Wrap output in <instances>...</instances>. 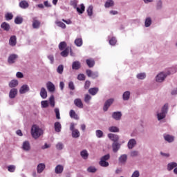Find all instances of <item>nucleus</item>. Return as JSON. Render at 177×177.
I'll use <instances>...</instances> for the list:
<instances>
[{
  "label": "nucleus",
  "mask_w": 177,
  "mask_h": 177,
  "mask_svg": "<svg viewBox=\"0 0 177 177\" xmlns=\"http://www.w3.org/2000/svg\"><path fill=\"white\" fill-rule=\"evenodd\" d=\"M171 74V72L169 71H165L160 72L157 74V75L155 77V81L158 84H162L165 80H167V77Z\"/></svg>",
  "instance_id": "1"
},
{
  "label": "nucleus",
  "mask_w": 177,
  "mask_h": 177,
  "mask_svg": "<svg viewBox=\"0 0 177 177\" xmlns=\"http://www.w3.org/2000/svg\"><path fill=\"white\" fill-rule=\"evenodd\" d=\"M31 135L34 139H38L41 135H44V130L35 124L31 128Z\"/></svg>",
  "instance_id": "2"
},
{
  "label": "nucleus",
  "mask_w": 177,
  "mask_h": 177,
  "mask_svg": "<svg viewBox=\"0 0 177 177\" xmlns=\"http://www.w3.org/2000/svg\"><path fill=\"white\" fill-rule=\"evenodd\" d=\"M167 113H168V104H165L161 109V113L157 114L158 120L159 121H160V120H164L167 115Z\"/></svg>",
  "instance_id": "3"
},
{
  "label": "nucleus",
  "mask_w": 177,
  "mask_h": 177,
  "mask_svg": "<svg viewBox=\"0 0 177 177\" xmlns=\"http://www.w3.org/2000/svg\"><path fill=\"white\" fill-rule=\"evenodd\" d=\"M86 75L89 78H92V80H96V78H99V73L97 71H93L91 69H87L86 71Z\"/></svg>",
  "instance_id": "4"
},
{
  "label": "nucleus",
  "mask_w": 177,
  "mask_h": 177,
  "mask_svg": "<svg viewBox=\"0 0 177 177\" xmlns=\"http://www.w3.org/2000/svg\"><path fill=\"white\" fill-rule=\"evenodd\" d=\"M19 59V55L17 54H10L8 58V63L9 64H15Z\"/></svg>",
  "instance_id": "5"
},
{
  "label": "nucleus",
  "mask_w": 177,
  "mask_h": 177,
  "mask_svg": "<svg viewBox=\"0 0 177 177\" xmlns=\"http://www.w3.org/2000/svg\"><path fill=\"white\" fill-rule=\"evenodd\" d=\"M113 103H114V99L110 98L107 100L104 104V107H103L104 111H107V110H109V109L110 108V106H111Z\"/></svg>",
  "instance_id": "6"
},
{
  "label": "nucleus",
  "mask_w": 177,
  "mask_h": 177,
  "mask_svg": "<svg viewBox=\"0 0 177 177\" xmlns=\"http://www.w3.org/2000/svg\"><path fill=\"white\" fill-rule=\"evenodd\" d=\"M147 77V74L145 72L138 73L136 75V78H137L138 81H144V80Z\"/></svg>",
  "instance_id": "7"
},
{
  "label": "nucleus",
  "mask_w": 177,
  "mask_h": 177,
  "mask_svg": "<svg viewBox=\"0 0 177 177\" xmlns=\"http://www.w3.org/2000/svg\"><path fill=\"white\" fill-rule=\"evenodd\" d=\"M22 149L24 151H30L31 150V145L29 141H24L22 145Z\"/></svg>",
  "instance_id": "8"
},
{
  "label": "nucleus",
  "mask_w": 177,
  "mask_h": 177,
  "mask_svg": "<svg viewBox=\"0 0 177 177\" xmlns=\"http://www.w3.org/2000/svg\"><path fill=\"white\" fill-rule=\"evenodd\" d=\"M17 44V37L15 35H12L10 37L9 45L10 46H15Z\"/></svg>",
  "instance_id": "9"
},
{
  "label": "nucleus",
  "mask_w": 177,
  "mask_h": 177,
  "mask_svg": "<svg viewBox=\"0 0 177 177\" xmlns=\"http://www.w3.org/2000/svg\"><path fill=\"white\" fill-rule=\"evenodd\" d=\"M8 86L10 88H17L19 86V80L13 79L8 83Z\"/></svg>",
  "instance_id": "10"
},
{
  "label": "nucleus",
  "mask_w": 177,
  "mask_h": 177,
  "mask_svg": "<svg viewBox=\"0 0 177 177\" xmlns=\"http://www.w3.org/2000/svg\"><path fill=\"white\" fill-rule=\"evenodd\" d=\"M115 5V3L114 2V0H106L104 3V8H113Z\"/></svg>",
  "instance_id": "11"
},
{
  "label": "nucleus",
  "mask_w": 177,
  "mask_h": 177,
  "mask_svg": "<svg viewBox=\"0 0 177 177\" xmlns=\"http://www.w3.org/2000/svg\"><path fill=\"white\" fill-rule=\"evenodd\" d=\"M1 28H2L3 31H6L8 32L10 31V24H9L8 22H3L1 24Z\"/></svg>",
  "instance_id": "12"
},
{
  "label": "nucleus",
  "mask_w": 177,
  "mask_h": 177,
  "mask_svg": "<svg viewBox=\"0 0 177 177\" xmlns=\"http://www.w3.org/2000/svg\"><path fill=\"white\" fill-rule=\"evenodd\" d=\"M108 39H109V44L111 46H115V45L117 44V38H115V37L109 36Z\"/></svg>",
  "instance_id": "13"
},
{
  "label": "nucleus",
  "mask_w": 177,
  "mask_h": 177,
  "mask_svg": "<svg viewBox=\"0 0 177 177\" xmlns=\"http://www.w3.org/2000/svg\"><path fill=\"white\" fill-rule=\"evenodd\" d=\"M74 104L79 109H84V104L82 103V100L80 98H77L74 100Z\"/></svg>",
  "instance_id": "14"
},
{
  "label": "nucleus",
  "mask_w": 177,
  "mask_h": 177,
  "mask_svg": "<svg viewBox=\"0 0 177 177\" xmlns=\"http://www.w3.org/2000/svg\"><path fill=\"white\" fill-rule=\"evenodd\" d=\"M86 63L88 66V67H89V68H92V67L95 66V59L93 58H88L86 60Z\"/></svg>",
  "instance_id": "15"
},
{
  "label": "nucleus",
  "mask_w": 177,
  "mask_h": 177,
  "mask_svg": "<svg viewBox=\"0 0 177 177\" xmlns=\"http://www.w3.org/2000/svg\"><path fill=\"white\" fill-rule=\"evenodd\" d=\"M32 26L33 28L38 30V28H39V27L41 26V21L36 19H33Z\"/></svg>",
  "instance_id": "16"
},
{
  "label": "nucleus",
  "mask_w": 177,
  "mask_h": 177,
  "mask_svg": "<svg viewBox=\"0 0 177 177\" xmlns=\"http://www.w3.org/2000/svg\"><path fill=\"white\" fill-rule=\"evenodd\" d=\"M86 12L90 19H92V17L93 16V6L91 5L89 6L86 9Z\"/></svg>",
  "instance_id": "17"
},
{
  "label": "nucleus",
  "mask_w": 177,
  "mask_h": 177,
  "mask_svg": "<svg viewBox=\"0 0 177 177\" xmlns=\"http://www.w3.org/2000/svg\"><path fill=\"white\" fill-rule=\"evenodd\" d=\"M120 147H121V145L118 142H113L112 144V149H113V153H117V151L120 150Z\"/></svg>",
  "instance_id": "18"
},
{
  "label": "nucleus",
  "mask_w": 177,
  "mask_h": 177,
  "mask_svg": "<svg viewBox=\"0 0 177 177\" xmlns=\"http://www.w3.org/2000/svg\"><path fill=\"white\" fill-rule=\"evenodd\" d=\"M128 148L131 150L136 146V140L135 139H131L127 144Z\"/></svg>",
  "instance_id": "19"
},
{
  "label": "nucleus",
  "mask_w": 177,
  "mask_h": 177,
  "mask_svg": "<svg viewBox=\"0 0 177 177\" xmlns=\"http://www.w3.org/2000/svg\"><path fill=\"white\" fill-rule=\"evenodd\" d=\"M112 117L114 120H116V121H120V120H121V117H122V114L121 112H114L112 114Z\"/></svg>",
  "instance_id": "20"
},
{
  "label": "nucleus",
  "mask_w": 177,
  "mask_h": 177,
  "mask_svg": "<svg viewBox=\"0 0 177 177\" xmlns=\"http://www.w3.org/2000/svg\"><path fill=\"white\" fill-rule=\"evenodd\" d=\"M152 23H153V20L151 19V17H147L145 20V27L146 28L150 27Z\"/></svg>",
  "instance_id": "21"
},
{
  "label": "nucleus",
  "mask_w": 177,
  "mask_h": 177,
  "mask_svg": "<svg viewBox=\"0 0 177 177\" xmlns=\"http://www.w3.org/2000/svg\"><path fill=\"white\" fill-rule=\"evenodd\" d=\"M72 68L73 70H80V68H81V62L78 61L73 62L72 64Z\"/></svg>",
  "instance_id": "22"
},
{
  "label": "nucleus",
  "mask_w": 177,
  "mask_h": 177,
  "mask_svg": "<svg viewBox=\"0 0 177 177\" xmlns=\"http://www.w3.org/2000/svg\"><path fill=\"white\" fill-rule=\"evenodd\" d=\"M108 138H109L111 140H112L114 142H118V139H120L118 135L113 134V133L108 134Z\"/></svg>",
  "instance_id": "23"
},
{
  "label": "nucleus",
  "mask_w": 177,
  "mask_h": 177,
  "mask_svg": "<svg viewBox=\"0 0 177 177\" xmlns=\"http://www.w3.org/2000/svg\"><path fill=\"white\" fill-rule=\"evenodd\" d=\"M75 9H76V10H77V13H79V15H82V13H84V12H85V6H84V4H81L78 7H76Z\"/></svg>",
  "instance_id": "24"
},
{
  "label": "nucleus",
  "mask_w": 177,
  "mask_h": 177,
  "mask_svg": "<svg viewBox=\"0 0 177 177\" xmlns=\"http://www.w3.org/2000/svg\"><path fill=\"white\" fill-rule=\"evenodd\" d=\"M44 169H45V164L40 163L37 165V174H42V172H44Z\"/></svg>",
  "instance_id": "25"
},
{
  "label": "nucleus",
  "mask_w": 177,
  "mask_h": 177,
  "mask_svg": "<svg viewBox=\"0 0 177 177\" xmlns=\"http://www.w3.org/2000/svg\"><path fill=\"white\" fill-rule=\"evenodd\" d=\"M69 115L71 118H74V120H80V117H78V115H77L75 110L71 109L69 112Z\"/></svg>",
  "instance_id": "26"
},
{
  "label": "nucleus",
  "mask_w": 177,
  "mask_h": 177,
  "mask_svg": "<svg viewBox=\"0 0 177 177\" xmlns=\"http://www.w3.org/2000/svg\"><path fill=\"white\" fill-rule=\"evenodd\" d=\"M64 169V167L62 165H58L55 169V174H62Z\"/></svg>",
  "instance_id": "27"
},
{
  "label": "nucleus",
  "mask_w": 177,
  "mask_h": 177,
  "mask_svg": "<svg viewBox=\"0 0 177 177\" xmlns=\"http://www.w3.org/2000/svg\"><path fill=\"white\" fill-rule=\"evenodd\" d=\"M55 24L57 26V27H59L60 28H62V30H65L66 28V26L64 23H63L62 21L57 20L55 21Z\"/></svg>",
  "instance_id": "28"
},
{
  "label": "nucleus",
  "mask_w": 177,
  "mask_h": 177,
  "mask_svg": "<svg viewBox=\"0 0 177 177\" xmlns=\"http://www.w3.org/2000/svg\"><path fill=\"white\" fill-rule=\"evenodd\" d=\"M70 50H71L70 48H66L65 50L61 52V56H62V57H67L68 56V53H70Z\"/></svg>",
  "instance_id": "29"
},
{
  "label": "nucleus",
  "mask_w": 177,
  "mask_h": 177,
  "mask_svg": "<svg viewBox=\"0 0 177 177\" xmlns=\"http://www.w3.org/2000/svg\"><path fill=\"white\" fill-rule=\"evenodd\" d=\"M127 158H128V156H127L126 154L121 155L119 158V162L121 164H125V162H127Z\"/></svg>",
  "instance_id": "30"
},
{
  "label": "nucleus",
  "mask_w": 177,
  "mask_h": 177,
  "mask_svg": "<svg viewBox=\"0 0 177 177\" xmlns=\"http://www.w3.org/2000/svg\"><path fill=\"white\" fill-rule=\"evenodd\" d=\"M19 6L21 8V9H27V8L29 6V4L26 1H21L19 3Z\"/></svg>",
  "instance_id": "31"
},
{
  "label": "nucleus",
  "mask_w": 177,
  "mask_h": 177,
  "mask_svg": "<svg viewBox=\"0 0 177 177\" xmlns=\"http://www.w3.org/2000/svg\"><path fill=\"white\" fill-rule=\"evenodd\" d=\"M55 132H60L62 131V124L59 122H56L54 124Z\"/></svg>",
  "instance_id": "32"
},
{
  "label": "nucleus",
  "mask_w": 177,
  "mask_h": 177,
  "mask_svg": "<svg viewBox=\"0 0 177 177\" xmlns=\"http://www.w3.org/2000/svg\"><path fill=\"white\" fill-rule=\"evenodd\" d=\"M176 167H177V163L175 162H172L168 164L167 169H168V171H172V169L174 168H176Z\"/></svg>",
  "instance_id": "33"
},
{
  "label": "nucleus",
  "mask_w": 177,
  "mask_h": 177,
  "mask_svg": "<svg viewBox=\"0 0 177 177\" xmlns=\"http://www.w3.org/2000/svg\"><path fill=\"white\" fill-rule=\"evenodd\" d=\"M16 95H17V90L16 89L10 90V94H9V97H10V99H15V97H16Z\"/></svg>",
  "instance_id": "34"
},
{
  "label": "nucleus",
  "mask_w": 177,
  "mask_h": 177,
  "mask_svg": "<svg viewBox=\"0 0 177 177\" xmlns=\"http://www.w3.org/2000/svg\"><path fill=\"white\" fill-rule=\"evenodd\" d=\"M80 155L84 158V160H86L88 158L89 153H88V151L86 150H83L80 152Z\"/></svg>",
  "instance_id": "35"
},
{
  "label": "nucleus",
  "mask_w": 177,
  "mask_h": 177,
  "mask_svg": "<svg viewBox=\"0 0 177 177\" xmlns=\"http://www.w3.org/2000/svg\"><path fill=\"white\" fill-rule=\"evenodd\" d=\"M130 96H131V92L129 91L124 92L122 95L123 100H129Z\"/></svg>",
  "instance_id": "36"
},
{
  "label": "nucleus",
  "mask_w": 177,
  "mask_h": 177,
  "mask_svg": "<svg viewBox=\"0 0 177 177\" xmlns=\"http://www.w3.org/2000/svg\"><path fill=\"white\" fill-rule=\"evenodd\" d=\"M5 18L7 21H9L13 19V14L12 12H7L5 15Z\"/></svg>",
  "instance_id": "37"
},
{
  "label": "nucleus",
  "mask_w": 177,
  "mask_h": 177,
  "mask_svg": "<svg viewBox=\"0 0 177 177\" xmlns=\"http://www.w3.org/2000/svg\"><path fill=\"white\" fill-rule=\"evenodd\" d=\"M40 95L42 99H46L48 97V92H46V90L41 89L40 92Z\"/></svg>",
  "instance_id": "38"
},
{
  "label": "nucleus",
  "mask_w": 177,
  "mask_h": 177,
  "mask_svg": "<svg viewBox=\"0 0 177 177\" xmlns=\"http://www.w3.org/2000/svg\"><path fill=\"white\" fill-rule=\"evenodd\" d=\"M75 45L78 47L82 46V38H77L75 40Z\"/></svg>",
  "instance_id": "39"
},
{
  "label": "nucleus",
  "mask_w": 177,
  "mask_h": 177,
  "mask_svg": "<svg viewBox=\"0 0 177 177\" xmlns=\"http://www.w3.org/2000/svg\"><path fill=\"white\" fill-rule=\"evenodd\" d=\"M72 138H75V139H77V138H80V131H78V129H75L72 131Z\"/></svg>",
  "instance_id": "40"
},
{
  "label": "nucleus",
  "mask_w": 177,
  "mask_h": 177,
  "mask_svg": "<svg viewBox=\"0 0 177 177\" xmlns=\"http://www.w3.org/2000/svg\"><path fill=\"white\" fill-rule=\"evenodd\" d=\"M162 9V1L158 0L156 1V10H161Z\"/></svg>",
  "instance_id": "41"
},
{
  "label": "nucleus",
  "mask_w": 177,
  "mask_h": 177,
  "mask_svg": "<svg viewBox=\"0 0 177 177\" xmlns=\"http://www.w3.org/2000/svg\"><path fill=\"white\" fill-rule=\"evenodd\" d=\"M164 138H165V140H166L167 142H169V143L174 142V136H172L167 135V136H165Z\"/></svg>",
  "instance_id": "42"
},
{
  "label": "nucleus",
  "mask_w": 177,
  "mask_h": 177,
  "mask_svg": "<svg viewBox=\"0 0 177 177\" xmlns=\"http://www.w3.org/2000/svg\"><path fill=\"white\" fill-rule=\"evenodd\" d=\"M15 24H21V23H23V17H21L20 16H17L15 19Z\"/></svg>",
  "instance_id": "43"
},
{
  "label": "nucleus",
  "mask_w": 177,
  "mask_h": 177,
  "mask_svg": "<svg viewBox=\"0 0 177 177\" xmlns=\"http://www.w3.org/2000/svg\"><path fill=\"white\" fill-rule=\"evenodd\" d=\"M99 164L100 167H109V162H107L106 160H103V159H100Z\"/></svg>",
  "instance_id": "44"
},
{
  "label": "nucleus",
  "mask_w": 177,
  "mask_h": 177,
  "mask_svg": "<svg viewBox=\"0 0 177 177\" xmlns=\"http://www.w3.org/2000/svg\"><path fill=\"white\" fill-rule=\"evenodd\" d=\"M47 89H55V84L52 83V82H47L46 83Z\"/></svg>",
  "instance_id": "45"
},
{
  "label": "nucleus",
  "mask_w": 177,
  "mask_h": 177,
  "mask_svg": "<svg viewBox=\"0 0 177 177\" xmlns=\"http://www.w3.org/2000/svg\"><path fill=\"white\" fill-rule=\"evenodd\" d=\"M86 78V76H85L83 73H80L77 75V80L78 81H85V79Z\"/></svg>",
  "instance_id": "46"
},
{
  "label": "nucleus",
  "mask_w": 177,
  "mask_h": 177,
  "mask_svg": "<svg viewBox=\"0 0 177 177\" xmlns=\"http://www.w3.org/2000/svg\"><path fill=\"white\" fill-rule=\"evenodd\" d=\"M64 70V66L63 65H59L57 68V73H58V74H63Z\"/></svg>",
  "instance_id": "47"
},
{
  "label": "nucleus",
  "mask_w": 177,
  "mask_h": 177,
  "mask_svg": "<svg viewBox=\"0 0 177 177\" xmlns=\"http://www.w3.org/2000/svg\"><path fill=\"white\" fill-rule=\"evenodd\" d=\"M109 131V132H120V129L117 127H111Z\"/></svg>",
  "instance_id": "48"
},
{
  "label": "nucleus",
  "mask_w": 177,
  "mask_h": 177,
  "mask_svg": "<svg viewBox=\"0 0 177 177\" xmlns=\"http://www.w3.org/2000/svg\"><path fill=\"white\" fill-rule=\"evenodd\" d=\"M70 3H71V6H73V8L75 9L77 8V5H78V1L71 0Z\"/></svg>",
  "instance_id": "49"
},
{
  "label": "nucleus",
  "mask_w": 177,
  "mask_h": 177,
  "mask_svg": "<svg viewBox=\"0 0 177 177\" xmlns=\"http://www.w3.org/2000/svg\"><path fill=\"white\" fill-rule=\"evenodd\" d=\"M49 102L51 107H55V97L53 95L50 97Z\"/></svg>",
  "instance_id": "50"
},
{
  "label": "nucleus",
  "mask_w": 177,
  "mask_h": 177,
  "mask_svg": "<svg viewBox=\"0 0 177 177\" xmlns=\"http://www.w3.org/2000/svg\"><path fill=\"white\" fill-rule=\"evenodd\" d=\"M15 170H16V166L15 165H9L8 167V171L9 172H15Z\"/></svg>",
  "instance_id": "51"
},
{
  "label": "nucleus",
  "mask_w": 177,
  "mask_h": 177,
  "mask_svg": "<svg viewBox=\"0 0 177 177\" xmlns=\"http://www.w3.org/2000/svg\"><path fill=\"white\" fill-rule=\"evenodd\" d=\"M55 113L56 114V118L57 120H60V111L59 110V109L56 108L55 109Z\"/></svg>",
  "instance_id": "52"
},
{
  "label": "nucleus",
  "mask_w": 177,
  "mask_h": 177,
  "mask_svg": "<svg viewBox=\"0 0 177 177\" xmlns=\"http://www.w3.org/2000/svg\"><path fill=\"white\" fill-rule=\"evenodd\" d=\"M96 136L97 138H102L103 137V131L102 130L96 131Z\"/></svg>",
  "instance_id": "53"
},
{
  "label": "nucleus",
  "mask_w": 177,
  "mask_h": 177,
  "mask_svg": "<svg viewBox=\"0 0 177 177\" xmlns=\"http://www.w3.org/2000/svg\"><path fill=\"white\" fill-rule=\"evenodd\" d=\"M66 42L62 41L59 44V48L60 49V50H63V49H64V48H66Z\"/></svg>",
  "instance_id": "54"
},
{
  "label": "nucleus",
  "mask_w": 177,
  "mask_h": 177,
  "mask_svg": "<svg viewBox=\"0 0 177 177\" xmlns=\"http://www.w3.org/2000/svg\"><path fill=\"white\" fill-rule=\"evenodd\" d=\"M99 90L98 89H89L88 92L91 95H92L93 96H94V95H96V93H97V91Z\"/></svg>",
  "instance_id": "55"
},
{
  "label": "nucleus",
  "mask_w": 177,
  "mask_h": 177,
  "mask_svg": "<svg viewBox=\"0 0 177 177\" xmlns=\"http://www.w3.org/2000/svg\"><path fill=\"white\" fill-rule=\"evenodd\" d=\"M56 149H57V150H63V143L58 142L56 145Z\"/></svg>",
  "instance_id": "56"
},
{
  "label": "nucleus",
  "mask_w": 177,
  "mask_h": 177,
  "mask_svg": "<svg viewBox=\"0 0 177 177\" xmlns=\"http://www.w3.org/2000/svg\"><path fill=\"white\" fill-rule=\"evenodd\" d=\"M88 172H91L92 174H95V172H96V168L93 167H89L87 169Z\"/></svg>",
  "instance_id": "57"
},
{
  "label": "nucleus",
  "mask_w": 177,
  "mask_h": 177,
  "mask_svg": "<svg viewBox=\"0 0 177 177\" xmlns=\"http://www.w3.org/2000/svg\"><path fill=\"white\" fill-rule=\"evenodd\" d=\"M101 160H103L104 161H109L110 160V154L104 155L101 158Z\"/></svg>",
  "instance_id": "58"
},
{
  "label": "nucleus",
  "mask_w": 177,
  "mask_h": 177,
  "mask_svg": "<svg viewBox=\"0 0 177 177\" xmlns=\"http://www.w3.org/2000/svg\"><path fill=\"white\" fill-rule=\"evenodd\" d=\"M91 98H92V97H91V95L86 94V95H85V97H84V102H85V103L89 104V100H91Z\"/></svg>",
  "instance_id": "59"
},
{
  "label": "nucleus",
  "mask_w": 177,
  "mask_h": 177,
  "mask_svg": "<svg viewBox=\"0 0 177 177\" xmlns=\"http://www.w3.org/2000/svg\"><path fill=\"white\" fill-rule=\"evenodd\" d=\"M90 87H91V81L86 80L85 82L84 88L85 89H89Z\"/></svg>",
  "instance_id": "60"
},
{
  "label": "nucleus",
  "mask_w": 177,
  "mask_h": 177,
  "mask_svg": "<svg viewBox=\"0 0 177 177\" xmlns=\"http://www.w3.org/2000/svg\"><path fill=\"white\" fill-rule=\"evenodd\" d=\"M48 60H50V64H53V63L55 62V57H53V55H48Z\"/></svg>",
  "instance_id": "61"
},
{
  "label": "nucleus",
  "mask_w": 177,
  "mask_h": 177,
  "mask_svg": "<svg viewBox=\"0 0 177 177\" xmlns=\"http://www.w3.org/2000/svg\"><path fill=\"white\" fill-rule=\"evenodd\" d=\"M41 106L44 109H46V107H48V106H49V104L48 103V101H41Z\"/></svg>",
  "instance_id": "62"
},
{
  "label": "nucleus",
  "mask_w": 177,
  "mask_h": 177,
  "mask_svg": "<svg viewBox=\"0 0 177 177\" xmlns=\"http://www.w3.org/2000/svg\"><path fill=\"white\" fill-rule=\"evenodd\" d=\"M16 77L17 78L21 79V78H24V75L21 72H17L16 73Z\"/></svg>",
  "instance_id": "63"
},
{
  "label": "nucleus",
  "mask_w": 177,
  "mask_h": 177,
  "mask_svg": "<svg viewBox=\"0 0 177 177\" xmlns=\"http://www.w3.org/2000/svg\"><path fill=\"white\" fill-rule=\"evenodd\" d=\"M139 176H140V174L138 170H136L131 175V177H139Z\"/></svg>",
  "instance_id": "64"
}]
</instances>
